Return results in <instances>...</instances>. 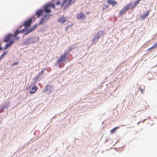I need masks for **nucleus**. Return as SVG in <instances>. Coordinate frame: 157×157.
I'll use <instances>...</instances> for the list:
<instances>
[{
  "label": "nucleus",
  "instance_id": "f257e3e1",
  "mask_svg": "<svg viewBox=\"0 0 157 157\" xmlns=\"http://www.w3.org/2000/svg\"><path fill=\"white\" fill-rule=\"evenodd\" d=\"M50 8H55V5L54 4L49 3L44 6V10L46 13H49L51 12V11L50 10Z\"/></svg>",
  "mask_w": 157,
  "mask_h": 157
},
{
  "label": "nucleus",
  "instance_id": "f03ea898",
  "mask_svg": "<svg viewBox=\"0 0 157 157\" xmlns=\"http://www.w3.org/2000/svg\"><path fill=\"white\" fill-rule=\"evenodd\" d=\"M74 0H65L61 4V7H62L65 5L64 9L67 8L72 3L75 2Z\"/></svg>",
  "mask_w": 157,
  "mask_h": 157
},
{
  "label": "nucleus",
  "instance_id": "7ed1b4c3",
  "mask_svg": "<svg viewBox=\"0 0 157 157\" xmlns=\"http://www.w3.org/2000/svg\"><path fill=\"white\" fill-rule=\"evenodd\" d=\"M67 53L64 52L63 55L61 56L56 61L57 64H59L65 61L67 59Z\"/></svg>",
  "mask_w": 157,
  "mask_h": 157
},
{
  "label": "nucleus",
  "instance_id": "20e7f679",
  "mask_svg": "<svg viewBox=\"0 0 157 157\" xmlns=\"http://www.w3.org/2000/svg\"><path fill=\"white\" fill-rule=\"evenodd\" d=\"M131 5V4H129L126 5L122 10H120L119 13V15L121 16L125 13L129 9Z\"/></svg>",
  "mask_w": 157,
  "mask_h": 157
},
{
  "label": "nucleus",
  "instance_id": "39448f33",
  "mask_svg": "<svg viewBox=\"0 0 157 157\" xmlns=\"http://www.w3.org/2000/svg\"><path fill=\"white\" fill-rule=\"evenodd\" d=\"M77 18L78 19L83 21L86 18V16L82 12H81L77 14Z\"/></svg>",
  "mask_w": 157,
  "mask_h": 157
},
{
  "label": "nucleus",
  "instance_id": "423d86ee",
  "mask_svg": "<svg viewBox=\"0 0 157 157\" xmlns=\"http://www.w3.org/2000/svg\"><path fill=\"white\" fill-rule=\"evenodd\" d=\"M25 31V30L24 29L22 31H19L18 30H16L15 32L14 35H13V38L15 37L16 39L17 40H19L20 39V37H19L17 36V35L21 33L24 32Z\"/></svg>",
  "mask_w": 157,
  "mask_h": 157
},
{
  "label": "nucleus",
  "instance_id": "0eeeda50",
  "mask_svg": "<svg viewBox=\"0 0 157 157\" xmlns=\"http://www.w3.org/2000/svg\"><path fill=\"white\" fill-rule=\"evenodd\" d=\"M13 34H9L7 35L5 37L3 41L5 42H7L11 40V38H13Z\"/></svg>",
  "mask_w": 157,
  "mask_h": 157
},
{
  "label": "nucleus",
  "instance_id": "6e6552de",
  "mask_svg": "<svg viewBox=\"0 0 157 157\" xmlns=\"http://www.w3.org/2000/svg\"><path fill=\"white\" fill-rule=\"evenodd\" d=\"M66 17L64 16H62L59 18L58 21L61 23L63 24L66 21Z\"/></svg>",
  "mask_w": 157,
  "mask_h": 157
},
{
  "label": "nucleus",
  "instance_id": "1a4fd4ad",
  "mask_svg": "<svg viewBox=\"0 0 157 157\" xmlns=\"http://www.w3.org/2000/svg\"><path fill=\"white\" fill-rule=\"evenodd\" d=\"M32 22V19L30 18L29 19L25 21L23 24V25H24L25 27H29L30 25Z\"/></svg>",
  "mask_w": 157,
  "mask_h": 157
},
{
  "label": "nucleus",
  "instance_id": "9d476101",
  "mask_svg": "<svg viewBox=\"0 0 157 157\" xmlns=\"http://www.w3.org/2000/svg\"><path fill=\"white\" fill-rule=\"evenodd\" d=\"M49 18V16H45L42 18L40 20L39 23V25L43 24L45 21H46Z\"/></svg>",
  "mask_w": 157,
  "mask_h": 157
},
{
  "label": "nucleus",
  "instance_id": "9b49d317",
  "mask_svg": "<svg viewBox=\"0 0 157 157\" xmlns=\"http://www.w3.org/2000/svg\"><path fill=\"white\" fill-rule=\"evenodd\" d=\"M14 42V40H11L9 43H7L5 46L4 49V50L6 49L8 47L11 46Z\"/></svg>",
  "mask_w": 157,
  "mask_h": 157
},
{
  "label": "nucleus",
  "instance_id": "f8f14e48",
  "mask_svg": "<svg viewBox=\"0 0 157 157\" xmlns=\"http://www.w3.org/2000/svg\"><path fill=\"white\" fill-rule=\"evenodd\" d=\"M53 89V86H48L45 89V90L46 92H48V94H50L52 93Z\"/></svg>",
  "mask_w": 157,
  "mask_h": 157
},
{
  "label": "nucleus",
  "instance_id": "ddd939ff",
  "mask_svg": "<svg viewBox=\"0 0 157 157\" xmlns=\"http://www.w3.org/2000/svg\"><path fill=\"white\" fill-rule=\"evenodd\" d=\"M37 25H34L32 28L29 29V30H27L26 32L25 33V35H27L29 33L32 31H33L37 27Z\"/></svg>",
  "mask_w": 157,
  "mask_h": 157
},
{
  "label": "nucleus",
  "instance_id": "4468645a",
  "mask_svg": "<svg viewBox=\"0 0 157 157\" xmlns=\"http://www.w3.org/2000/svg\"><path fill=\"white\" fill-rule=\"evenodd\" d=\"M107 2L108 4H111L113 6H115L117 3V2L113 0H108Z\"/></svg>",
  "mask_w": 157,
  "mask_h": 157
},
{
  "label": "nucleus",
  "instance_id": "2eb2a0df",
  "mask_svg": "<svg viewBox=\"0 0 157 157\" xmlns=\"http://www.w3.org/2000/svg\"><path fill=\"white\" fill-rule=\"evenodd\" d=\"M43 10H39L36 11V15H37V17H40L42 14Z\"/></svg>",
  "mask_w": 157,
  "mask_h": 157
},
{
  "label": "nucleus",
  "instance_id": "dca6fc26",
  "mask_svg": "<svg viewBox=\"0 0 157 157\" xmlns=\"http://www.w3.org/2000/svg\"><path fill=\"white\" fill-rule=\"evenodd\" d=\"M149 14V12L147 11L146 13L141 15L140 17V18L143 20H144L146 18V17Z\"/></svg>",
  "mask_w": 157,
  "mask_h": 157
},
{
  "label": "nucleus",
  "instance_id": "f3484780",
  "mask_svg": "<svg viewBox=\"0 0 157 157\" xmlns=\"http://www.w3.org/2000/svg\"><path fill=\"white\" fill-rule=\"evenodd\" d=\"M32 90L33 91H30L29 92V93L31 94L35 93V92L37 90V89L36 87L34 86L32 88Z\"/></svg>",
  "mask_w": 157,
  "mask_h": 157
},
{
  "label": "nucleus",
  "instance_id": "a211bd4d",
  "mask_svg": "<svg viewBox=\"0 0 157 157\" xmlns=\"http://www.w3.org/2000/svg\"><path fill=\"white\" fill-rule=\"evenodd\" d=\"M72 49V48L71 46L68 47L67 50L65 51L64 52H66L67 53V56L68 54L71 51Z\"/></svg>",
  "mask_w": 157,
  "mask_h": 157
},
{
  "label": "nucleus",
  "instance_id": "6ab92c4d",
  "mask_svg": "<svg viewBox=\"0 0 157 157\" xmlns=\"http://www.w3.org/2000/svg\"><path fill=\"white\" fill-rule=\"evenodd\" d=\"M119 127H116L113 129H112L110 131V132L111 134H113L117 130V129L118 128H119Z\"/></svg>",
  "mask_w": 157,
  "mask_h": 157
},
{
  "label": "nucleus",
  "instance_id": "aec40b11",
  "mask_svg": "<svg viewBox=\"0 0 157 157\" xmlns=\"http://www.w3.org/2000/svg\"><path fill=\"white\" fill-rule=\"evenodd\" d=\"M140 1L139 0H137L134 4L133 6L132 7L131 9H132L134 8L137 4H138L140 2Z\"/></svg>",
  "mask_w": 157,
  "mask_h": 157
},
{
  "label": "nucleus",
  "instance_id": "412c9836",
  "mask_svg": "<svg viewBox=\"0 0 157 157\" xmlns=\"http://www.w3.org/2000/svg\"><path fill=\"white\" fill-rule=\"evenodd\" d=\"M44 69H43L40 72L38 73L37 76V77L38 78H39L41 75H43L44 73Z\"/></svg>",
  "mask_w": 157,
  "mask_h": 157
},
{
  "label": "nucleus",
  "instance_id": "4be33fe9",
  "mask_svg": "<svg viewBox=\"0 0 157 157\" xmlns=\"http://www.w3.org/2000/svg\"><path fill=\"white\" fill-rule=\"evenodd\" d=\"M98 38H99L98 37L97 38L94 37L92 40L93 43H94L95 42L97 41Z\"/></svg>",
  "mask_w": 157,
  "mask_h": 157
},
{
  "label": "nucleus",
  "instance_id": "5701e85b",
  "mask_svg": "<svg viewBox=\"0 0 157 157\" xmlns=\"http://www.w3.org/2000/svg\"><path fill=\"white\" fill-rule=\"evenodd\" d=\"M65 65V64L64 63H60L59 65V67H60V68H61V67H63Z\"/></svg>",
  "mask_w": 157,
  "mask_h": 157
},
{
  "label": "nucleus",
  "instance_id": "b1692460",
  "mask_svg": "<svg viewBox=\"0 0 157 157\" xmlns=\"http://www.w3.org/2000/svg\"><path fill=\"white\" fill-rule=\"evenodd\" d=\"M19 63L18 61L17 62H15L13 63L11 65V66H14L18 64Z\"/></svg>",
  "mask_w": 157,
  "mask_h": 157
},
{
  "label": "nucleus",
  "instance_id": "393cba45",
  "mask_svg": "<svg viewBox=\"0 0 157 157\" xmlns=\"http://www.w3.org/2000/svg\"><path fill=\"white\" fill-rule=\"evenodd\" d=\"M105 7H104L103 8V10L104 11L105 9L106 8H107L109 7V6L107 5H105Z\"/></svg>",
  "mask_w": 157,
  "mask_h": 157
},
{
  "label": "nucleus",
  "instance_id": "a878e982",
  "mask_svg": "<svg viewBox=\"0 0 157 157\" xmlns=\"http://www.w3.org/2000/svg\"><path fill=\"white\" fill-rule=\"evenodd\" d=\"M60 2L59 1V0H58L56 2V5H58L60 4Z\"/></svg>",
  "mask_w": 157,
  "mask_h": 157
},
{
  "label": "nucleus",
  "instance_id": "bb28decb",
  "mask_svg": "<svg viewBox=\"0 0 157 157\" xmlns=\"http://www.w3.org/2000/svg\"><path fill=\"white\" fill-rule=\"evenodd\" d=\"M70 26V25H68L65 28V31H67Z\"/></svg>",
  "mask_w": 157,
  "mask_h": 157
},
{
  "label": "nucleus",
  "instance_id": "cd10ccee",
  "mask_svg": "<svg viewBox=\"0 0 157 157\" xmlns=\"http://www.w3.org/2000/svg\"><path fill=\"white\" fill-rule=\"evenodd\" d=\"M153 49H154V48L152 47L151 48H148L147 50V51H150L151 50H153Z\"/></svg>",
  "mask_w": 157,
  "mask_h": 157
},
{
  "label": "nucleus",
  "instance_id": "c85d7f7f",
  "mask_svg": "<svg viewBox=\"0 0 157 157\" xmlns=\"http://www.w3.org/2000/svg\"><path fill=\"white\" fill-rule=\"evenodd\" d=\"M153 49H154V48L152 47L151 48H148L147 50V51H150L151 50H153Z\"/></svg>",
  "mask_w": 157,
  "mask_h": 157
},
{
  "label": "nucleus",
  "instance_id": "c756f323",
  "mask_svg": "<svg viewBox=\"0 0 157 157\" xmlns=\"http://www.w3.org/2000/svg\"><path fill=\"white\" fill-rule=\"evenodd\" d=\"M29 40V39H28L27 40V41H26L25 42V44L28 45V44H29V43H28Z\"/></svg>",
  "mask_w": 157,
  "mask_h": 157
},
{
  "label": "nucleus",
  "instance_id": "7c9ffc66",
  "mask_svg": "<svg viewBox=\"0 0 157 157\" xmlns=\"http://www.w3.org/2000/svg\"><path fill=\"white\" fill-rule=\"evenodd\" d=\"M6 107H3V109L1 110V112H3L4 111V109Z\"/></svg>",
  "mask_w": 157,
  "mask_h": 157
},
{
  "label": "nucleus",
  "instance_id": "2f4dec72",
  "mask_svg": "<svg viewBox=\"0 0 157 157\" xmlns=\"http://www.w3.org/2000/svg\"><path fill=\"white\" fill-rule=\"evenodd\" d=\"M140 90L141 92V93H143V89L141 88H140Z\"/></svg>",
  "mask_w": 157,
  "mask_h": 157
},
{
  "label": "nucleus",
  "instance_id": "473e14b6",
  "mask_svg": "<svg viewBox=\"0 0 157 157\" xmlns=\"http://www.w3.org/2000/svg\"><path fill=\"white\" fill-rule=\"evenodd\" d=\"M2 49V48L0 47V50H1Z\"/></svg>",
  "mask_w": 157,
  "mask_h": 157
},
{
  "label": "nucleus",
  "instance_id": "72a5a7b5",
  "mask_svg": "<svg viewBox=\"0 0 157 157\" xmlns=\"http://www.w3.org/2000/svg\"><path fill=\"white\" fill-rule=\"evenodd\" d=\"M147 107H147V108H148V107H149V106H148V105H147Z\"/></svg>",
  "mask_w": 157,
  "mask_h": 157
},
{
  "label": "nucleus",
  "instance_id": "f704fd0d",
  "mask_svg": "<svg viewBox=\"0 0 157 157\" xmlns=\"http://www.w3.org/2000/svg\"><path fill=\"white\" fill-rule=\"evenodd\" d=\"M139 123H140V122H138V124H139Z\"/></svg>",
  "mask_w": 157,
  "mask_h": 157
}]
</instances>
